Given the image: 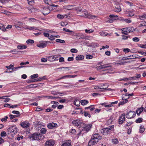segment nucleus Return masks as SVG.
I'll return each instance as SVG.
<instances>
[{
  "label": "nucleus",
  "mask_w": 146,
  "mask_h": 146,
  "mask_svg": "<svg viewBox=\"0 0 146 146\" xmlns=\"http://www.w3.org/2000/svg\"><path fill=\"white\" fill-rule=\"evenodd\" d=\"M114 125H112L101 129L100 132L103 135H106L111 134L114 131Z\"/></svg>",
  "instance_id": "nucleus-1"
},
{
  "label": "nucleus",
  "mask_w": 146,
  "mask_h": 146,
  "mask_svg": "<svg viewBox=\"0 0 146 146\" xmlns=\"http://www.w3.org/2000/svg\"><path fill=\"white\" fill-rule=\"evenodd\" d=\"M44 137L43 135L40 134L34 133L30 137L31 139L34 140H38L42 139Z\"/></svg>",
  "instance_id": "nucleus-2"
},
{
  "label": "nucleus",
  "mask_w": 146,
  "mask_h": 146,
  "mask_svg": "<svg viewBox=\"0 0 146 146\" xmlns=\"http://www.w3.org/2000/svg\"><path fill=\"white\" fill-rule=\"evenodd\" d=\"M84 14L82 15H81V16L90 19H94L97 17L95 15H92L89 13L87 11H86V10H84Z\"/></svg>",
  "instance_id": "nucleus-3"
},
{
  "label": "nucleus",
  "mask_w": 146,
  "mask_h": 146,
  "mask_svg": "<svg viewBox=\"0 0 146 146\" xmlns=\"http://www.w3.org/2000/svg\"><path fill=\"white\" fill-rule=\"evenodd\" d=\"M72 123L74 125L80 128L84 125L82 121L79 119H76L73 121Z\"/></svg>",
  "instance_id": "nucleus-4"
},
{
  "label": "nucleus",
  "mask_w": 146,
  "mask_h": 146,
  "mask_svg": "<svg viewBox=\"0 0 146 146\" xmlns=\"http://www.w3.org/2000/svg\"><path fill=\"white\" fill-rule=\"evenodd\" d=\"M52 42L48 41H40L39 43L36 45V46L39 48H44L46 46L47 43H51Z\"/></svg>",
  "instance_id": "nucleus-5"
},
{
  "label": "nucleus",
  "mask_w": 146,
  "mask_h": 146,
  "mask_svg": "<svg viewBox=\"0 0 146 146\" xmlns=\"http://www.w3.org/2000/svg\"><path fill=\"white\" fill-rule=\"evenodd\" d=\"M126 118L128 119L133 118L135 117L136 115V113L132 111H130L126 114Z\"/></svg>",
  "instance_id": "nucleus-6"
},
{
  "label": "nucleus",
  "mask_w": 146,
  "mask_h": 146,
  "mask_svg": "<svg viewBox=\"0 0 146 146\" xmlns=\"http://www.w3.org/2000/svg\"><path fill=\"white\" fill-rule=\"evenodd\" d=\"M113 4L114 5L115 9L113 10L115 12H119L121 11V9L120 5L117 2L114 1Z\"/></svg>",
  "instance_id": "nucleus-7"
},
{
  "label": "nucleus",
  "mask_w": 146,
  "mask_h": 146,
  "mask_svg": "<svg viewBox=\"0 0 146 146\" xmlns=\"http://www.w3.org/2000/svg\"><path fill=\"white\" fill-rule=\"evenodd\" d=\"M9 131L13 135L17 133V128L16 126H13L9 129Z\"/></svg>",
  "instance_id": "nucleus-8"
},
{
  "label": "nucleus",
  "mask_w": 146,
  "mask_h": 146,
  "mask_svg": "<svg viewBox=\"0 0 146 146\" xmlns=\"http://www.w3.org/2000/svg\"><path fill=\"white\" fill-rule=\"evenodd\" d=\"M83 125V127L81 130L82 131H85L87 132L89 131L92 126L91 124L84 125Z\"/></svg>",
  "instance_id": "nucleus-9"
},
{
  "label": "nucleus",
  "mask_w": 146,
  "mask_h": 146,
  "mask_svg": "<svg viewBox=\"0 0 146 146\" xmlns=\"http://www.w3.org/2000/svg\"><path fill=\"white\" fill-rule=\"evenodd\" d=\"M129 98V97H128L127 98H125V97H124V96L122 97V100L123 101L119 102L118 105V106H120V105H123L127 103L128 102L127 99Z\"/></svg>",
  "instance_id": "nucleus-10"
},
{
  "label": "nucleus",
  "mask_w": 146,
  "mask_h": 146,
  "mask_svg": "<svg viewBox=\"0 0 146 146\" xmlns=\"http://www.w3.org/2000/svg\"><path fill=\"white\" fill-rule=\"evenodd\" d=\"M42 13L44 16H46L50 12V10L48 7H44L42 10Z\"/></svg>",
  "instance_id": "nucleus-11"
},
{
  "label": "nucleus",
  "mask_w": 146,
  "mask_h": 146,
  "mask_svg": "<svg viewBox=\"0 0 146 146\" xmlns=\"http://www.w3.org/2000/svg\"><path fill=\"white\" fill-rule=\"evenodd\" d=\"M125 113L121 114L119 117V119L118 120L119 122V124H122L123 122L125 120Z\"/></svg>",
  "instance_id": "nucleus-12"
},
{
  "label": "nucleus",
  "mask_w": 146,
  "mask_h": 146,
  "mask_svg": "<svg viewBox=\"0 0 146 146\" xmlns=\"http://www.w3.org/2000/svg\"><path fill=\"white\" fill-rule=\"evenodd\" d=\"M54 144V141L53 140L51 139L46 141L45 146H53Z\"/></svg>",
  "instance_id": "nucleus-13"
},
{
  "label": "nucleus",
  "mask_w": 146,
  "mask_h": 146,
  "mask_svg": "<svg viewBox=\"0 0 146 146\" xmlns=\"http://www.w3.org/2000/svg\"><path fill=\"white\" fill-rule=\"evenodd\" d=\"M58 125L56 123H49L47 125L48 127L50 129L56 128L57 127Z\"/></svg>",
  "instance_id": "nucleus-14"
},
{
  "label": "nucleus",
  "mask_w": 146,
  "mask_h": 146,
  "mask_svg": "<svg viewBox=\"0 0 146 146\" xmlns=\"http://www.w3.org/2000/svg\"><path fill=\"white\" fill-rule=\"evenodd\" d=\"M92 137L94 139L96 140L98 142L102 138V137L100 136L99 134L96 133L94 134Z\"/></svg>",
  "instance_id": "nucleus-15"
},
{
  "label": "nucleus",
  "mask_w": 146,
  "mask_h": 146,
  "mask_svg": "<svg viewBox=\"0 0 146 146\" xmlns=\"http://www.w3.org/2000/svg\"><path fill=\"white\" fill-rule=\"evenodd\" d=\"M21 126L23 128H27L29 127L30 124L27 122L24 121L21 123Z\"/></svg>",
  "instance_id": "nucleus-16"
},
{
  "label": "nucleus",
  "mask_w": 146,
  "mask_h": 146,
  "mask_svg": "<svg viewBox=\"0 0 146 146\" xmlns=\"http://www.w3.org/2000/svg\"><path fill=\"white\" fill-rule=\"evenodd\" d=\"M111 67V66H108L107 65H102L96 67L97 70H100L103 69V68H108Z\"/></svg>",
  "instance_id": "nucleus-17"
},
{
  "label": "nucleus",
  "mask_w": 146,
  "mask_h": 146,
  "mask_svg": "<svg viewBox=\"0 0 146 146\" xmlns=\"http://www.w3.org/2000/svg\"><path fill=\"white\" fill-rule=\"evenodd\" d=\"M98 142V141H96L94 139L91 137V139L89 141V142L88 144L89 145L91 146L92 145H93L96 144Z\"/></svg>",
  "instance_id": "nucleus-18"
},
{
  "label": "nucleus",
  "mask_w": 146,
  "mask_h": 146,
  "mask_svg": "<svg viewBox=\"0 0 146 146\" xmlns=\"http://www.w3.org/2000/svg\"><path fill=\"white\" fill-rule=\"evenodd\" d=\"M57 56L56 55L51 56L48 58V60L50 62H52L53 61H56L58 60V59H56Z\"/></svg>",
  "instance_id": "nucleus-19"
},
{
  "label": "nucleus",
  "mask_w": 146,
  "mask_h": 146,
  "mask_svg": "<svg viewBox=\"0 0 146 146\" xmlns=\"http://www.w3.org/2000/svg\"><path fill=\"white\" fill-rule=\"evenodd\" d=\"M76 36L79 37L78 38V39H86V37L84 36L82 34H76Z\"/></svg>",
  "instance_id": "nucleus-20"
},
{
  "label": "nucleus",
  "mask_w": 146,
  "mask_h": 146,
  "mask_svg": "<svg viewBox=\"0 0 146 146\" xmlns=\"http://www.w3.org/2000/svg\"><path fill=\"white\" fill-rule=\"evenodd\" d=\"M139 19L141 20H144L145 19H146V13H144L142 14L141 15L138 16Z\"/></svg>",
  "instance_id": "nucleus-21"
},
{
  "label": "nucleus",
  "mask_w": 146,
  "mask_h": 146,
  "mask_svg": "<svg viewBox=\"0 0 146 146\" xmlns=\"http://www.w3.org/2000/svg\"><path fill=\"white\" fill-rule=\"evenodd\" d=\"M136 28L134 29V28L131 27H127V29L128 33L133 32L135 30Z\"/></svg>",
  "instance_id": "nucleus-22"
},
{
  "label": "nucleus",
  "mask_w": 146,
  "mask_h": 146,
  "mask_svg": "<svg viewBox=\"0 0 146 146\" xmlns=\"http://www.w3.org/2000/svg\"><path fill=\"white\" fill-rule=\"evenodd\" d=\"M84 58V56L83 55H79L77 56L76 58V60H83Z\"/></svg>",
  "instance_id": "nucleus-23"
},
{
  "label": "nucleus",
  "mask_w": 146,
  "mask_h": 146,
  "mask_svg": "<svg viewBox=\"0 0 146 146\" xmlns=\"http://www.w3.org/2000/svg\"><path fill=\"white\" fill-rule=\"evenodd\" d=\"M144 108L143 107L139 108L136 111L137 115L138 116L139 115L140 113L143 110Z\"/></svg>",
  "instance_id": "nucleus-24"
},
{
  "label": "nucleus",
  "mask_w": 146,
  "mask_h": 146,
  "mask_svg": "<svg viewBox=\"0 0 146 146\" xmlns=\"http://www.w3.org/2000/svg\"><path fill=\"white\" fill-rule=\"evenodd\" d=\"M109 17L111 20H116L118 19V16L117 15H109Z\"/></svg>",
  "instance_id": "nucleus-25"
},
{
  "label": "nucleus",
  "mask_w": 146,
  "mask_h": 146,
  "mask_svg": "<svg viewBox=\"0 0 146 146\" xmlns=\"http://www.w3.org/2000/svg\"><path fill=\"white\" fill-rule=\"evenodd\" d=\"M70 142L68 141H66L62 145V146H70L71 142L70 141H69Z\"/></svg>",
  "instance_id": "nucleus-26"
},
{
  "label": "nucleus",
  "mask_w": 146,
  "mask_h": 146,
  "mask_svg": "<svg viewBox=\"0 0 146 146\" xmlns=\"http://www.w3.org/2000/svg\"><path fill=\"white\" fill-rule=\"evenodd\" d=\"M17 48L19 49H26L27 48V46L25 45H18L17 46Z\"/></svg>",
  "instance_id": "nucleus-27"
},
{
  "label": "nucleus",
  "mask_w": 146,
  "mask_h": 146,
  "mask_svg": "<svg viewBox=\"0 0 146 146\" xmlns=\"http://www.w3.org/2000/svg\"><path fill=\"white\" fill-rule=\"evenodd\" d=\"M94 89L95 90H98V92H103V90H101L102 89H103V88H100L98 86H95L94 88Z\"/></svg>",
  "instance_id": "nucleus-28"
},
{
  "label": "nucleus",
  "mask_w": 146,
  "mask_h": 146,
  "mask_svg": "<svg viewBox=\"0 0 146 146\" xmlns=\"http://www.w3.org/2000/svg\"><path fill=\"white\" fill-rule=\"evenodd\" d=\"M80 103L82 105L84 106L87 104L88 103V101L85 100H82L81 101Z\"/></svg>",
  "instance_id": "nucleus-29"
},
{
  "label": "nucleus",
  "mask_w": 146,
  "mask_h": 146,
  "mask_svg": "<svg viewBox=\"0 0 146 146\" xmlns=\"http://www.w3.org/2000/svg\"><path fill=\"white\" fill-rule=\"evenodd\" d=\"M72 5H69L67 6H64V8L65 9L70 10L72 9Z\"/></svg>",
  "instance_id": "nucleus-30"
},
{
  "label": "nucleus",
  "mask_w": 146,
  "mask_h": 146,
  "mask_svg": "<svg viewBox=\"0 0 146 146\" xmlns=\"http://www.w3.org/2000/svg\"><path fill=\"white\" fill-rule=\"evenodd\" d=\"M80 103L79 101H78V100H75L74 101V104L77 107H79L80 106L79 104Z\"/></svg>",
  "instance_id": "nucleus-31"
},
{
  "label": "nucleus",
  "mask_w": 146,
  "mask_h": 146,
  "mask_svg": "<svg viewBox=\"0 0 146 146\" xmlns=\"http://www.w3.org/2000/svg\"><path fill=\"white\" fill-rule=\"evenodd\" d=\"M127 62H120L116 63L115 64L117 65H123L125 63H127Z\"/></svg>",
  "instance_id": "nucleus-32"
},
{
  "label": "nucleus",
  "mask_w": 146,
  "mask_h": 146,
  "mask_svg": "<svg viewBox=\"0 0 146 146\" xmlns=\"http://www.w3.org/2000/svg\"><path fill=\"white\" fill-rule=\"evenodd\" d=\"M36 87V85L35 84H30L27 86V88H34Z\"/></svg>",
  "instance_id": "nucleus-33"
},
{
  "label": "nucleus",
  "mask_w": 146,
  "mask_h": 146,
  "mask_svg": "<svg viewBox=\"0 0 146 146\" xmlns=\"http://www.w3.org/2000/svg\"><path fill=\"white\" fill-rule=\"evenodd\" d=\"M29 29L30 30H33V29H36V30H38L39 31H44V29H40V30L38 29H37L36 28V27H29Z\"/></svg>",
  "instance_id": "nucleus-34"
},
{
  "label": "nucleus",
  "mask_w": 146,
  "mask_h": 146,
  "mask_svg": "<svg viewBox=\"0 0 146 146\" xmlns=\"http://www.w3.org/2000/svg\"><path fill=\"white\" fill-rule=\"evenodd\" d=\"M28 4L31 6L33 5L35 3L34 0H28Z\"/></svg>",
  "instance_id": "nucleus-35"
},
{
  "label": "nucleus",
  "mask_w": 146,
  "mask_h": 146,
  "mask_svg": "<svg viewBox=\"0 0 146 146\" xmlns=\"http://www.w3.org/2000/svg\"><path fill=\"white\" fill-rule=\"evenodd\" d=\"M129 59H132L134 58H136L137 57V56L136 55H130L128 56Z\"/></svg>",
  "instance_id": "nucleus-36"
},
{
  "label": "nucleus",
  "mask_w": 146,
  "mask_h": 146,
  "mask_svg": "<svg viewBox=\"0 0 146 146\" xmlns=\"http://www.w3.org/2000/svg\"><path fill=\"white\" fill-rule=\"evenodd\" d=\"M145 131V128L143 126H141L140 127L139 132L141 133H143Z\"/></svg>",
  "instance_id": "nucleus-37"
},
{
  "label": "nucleus",
  "mask_w": 146,
  "mask_h": 146,
  "mask_svg": "<svg viewBox=\"0 0 146 146\" xmlns=\"http://www.w3.org/2000/svg\"><path fill=\"white\" fill-rule=\"evenodd\" d=\"M112 142L114 144H117L118 143H119L118 140L117 138L113 139L112 140Z\"/></svg>",
  "instance_id": "nucleus-38"
},
{
  "label": "nucleus",
  "mask_w": 146,
  "mask_h": 146,
  "mask_svg": "<svg viewBox=\"0 0 146 146\" xmlns=\"http://www.w3.org/2000/svg\"><path fill=\"white\" fill-rule=\"evenodd\" d=\"M142 118L141 117H139L135 120V122L136 123H140L142 122Z\"/></svg>",
  "instance_id": "nucleus-39"
},
{
  "label": "nucleus",
  "mask_w": 146,
  "mask_h": 146,
  "mask_svg": "<svg viewBox=\"0 0 146 146\" xmlns=\"http://www.w3.org/2000/svg\"><path fill=\"white\" fill-rule=\"evenodd\" d=\"M89 111H88L87 112V111H84V115L85 117L88 116L89 117H90V113H89Z\"/></svg>",
  "instance_id": "nucleus-40"
},
{
  "label": "nucleus",
  "mask_w": 146,
  "mask_h": 146,
  "mask_svg": "<svg viewBox=\"0 0 146 146\" xmlns=\"http://www.w3.org/2000/svg\"><path fill=\"white\" fill-rule=\"evenodd\" d=\"M56 41L57 42H59L62 43H64L65 42V41L64 40L58 39H56Z\"/></svg>",
  "instance_id": "nucleus-41"
},
{
  "label": "nucleus",
  "mask_w": 146,
  "mask_h": 146,
  "mask_svg": "<svg viewBox=\"0 0 146 146\" xmlns=\"http://www.w3.org/2000/svg\"><path fill=\"white\" fill-rule=\"evenodd\" d=\"M86 58L87 59H92L93 58V56L90 54H88L86 56Z\"/></svg>",
  "instance_id": "nucleus-42"
},
{
  "label": "nucleus",
  "mask_w": 146,
  "mask_h": 146,
  "mask_svg": "<svg viewBox=\"0 0 146 146\" xmlns=\"http://www.w3.org/2000/svg\"><path fill=\"white\" fill-rule=\"evenodd\" d=\"M46 132V129L44 128H42L40 130V133L43 134H45Z\"/></svg>",
  "instance_id": "nucleus-43"
},
{
  "label": "nucleus",
  "mask_w": 146,
  "mask_h": 146,
  "mask_svg": "<svg viewBox=\"0 0 146 146\" xmlns=\"http://www.w3.org/2000/svg\"><path fill=\"white\" fill-rule=\"evenodd\" d=\"M26 42L27 44H33L34 43V41L33 40H31V39H29L27 40V41H26Z\"/></svg>",
  "instance_id": "nucleus-44"
},
{
  "label": "nucleus",
  "mask_w": 146,
  "mask_h": 146,
  "mask_svg": "<svg viewBox=\"0 0 146 146\" xmlns=\"http://www.w3.org/2000/svg\"><path fill=\"white\" fill-rule=\"evenodd\" d=\"M94 30H93L92 29H91L89 30L86 29L85 30V31L86 33H93L94 32Z\"/></svg>",
  "instance_id": "nucleus-45"
},
{
  "label": "nucleus",
  "mask_w": 146,
  "mask_h": 146,
  "mask_svg": "<svg viewBox=\"0 0 146 146\" xmlns=\"http://www.w3.org/2000/svg\"><path fill=\"white\" fill-rule=\"evenodd\" d=\"M19 116V115H10L9 116L11 119H13Z\"/></svg>",
  "instance_id": "nucleus-46"
},
{
  "label": "nucleus",
  "mask_w": 146,
  "mask_h": 146,
  "mask_svg": "<svg viewBox=\"0 0 146 146\" xmlns=\"http://www.w3.org/2000/svg\"><path fill=\"white\" fill-rule=\"evenodd\" d=\"M38 75L37 74H35L31 75V78L32 79H34L38 77Z\"/></svg>",
  "instance_id": "nucleus-47"
},
{
  "label": "nucleus",
  "mask_w": 146,
  "mask_h": 146,
  "mask_svg": "<svg viewBox=\"0 0 146 146\" xmlns=\"http://www.w3.org/2000/svg\"><path fill=\"white\" fill-rule=\"evenodd\" d=\"M133 41L137 42L139 41V39L137 37L133 38L132 39Z\"/></svg>",
  "instance_id": "nucleus-48"
},
{
  "label": "nucleus",
  "mask_w": 146,
  "mask_h": 146,
  "mask_svg": "<svg viewBox=\"0 0 146 146\" xmlns=\"http://www.w3.org/2000/svg\"><path fill=\"white\" fill-rule=\"evenodd\" d=\"M70 51L71 52L76 53L78 52V50L74 48H72L70 50Z\"/></svg>",
  "instance_id": "nucleus-49"
},
{
  "label": "nucleus",
  "mask_w": 146,
  "mask_h": 146,
  "mask_svg": "<svg viewBox=\"0 0 146 146\" xmlns=\"http://www.w3.org/2000/svg\"><path fill=\"white\" fill-rule=\"evenodd\" d=\"M57 17L59 19H62L64 18V16L58 14V15Z\"/></svg>",
  "instance_id": "nucleus-50"
},
{
  "label": "nucleus",
  "mask_w": 146,
  "mask_h": 146,
  "mask_svg": "<svg viewBox=\"0 0 146 146\" xmlns=\"http://www.w3.org/2000/svg\"><path fill=\"white\" fill-rule=\"evenodd\" d=\"M1 137H5L6 136V133L5 131H3L1 132L0 134Z\"/></svg>",
  "instance_id": "nucleus-51"
},
{
  "label": "nucleus",
  "mask_w": 146,
  "mask_h": 146,
  "mask_svg": "<svg viewBox=\"0 0 146 146\" xmlns=\"http://www.w3.org/2000/svg\"><path fill=\"white\" fill-rule=\"evenodd\" d=\"M146 25V22L144 21L142 22V23L140 24L139 25V27H141L142 26H145Z\"/></svg>",
  "instance_id": "nucleus-52"
},
{
  "label": "nucleus",
  "mask_w": 146,
  "mask_h": 146,
  "mask_svg": "<svg viewBox=\"0 0 146 146\" xmlns=\"http://www.w3.org/2000/svg\"><path fill=\"white\" fill-rule=\"evenodd\" d=\"M138 46L139 47L144 48L146 49V44H139L138 45Z\"/></svg>",
  "instance_id": "nucleus-53"
},
{
  "label": "nucleus",
  "mask_w": 146,
  "mask_h": 146,
  "mask_svg": "<svg viewBox=\"0 0 146 146\" xmlns=\"http://www.w3.org/2000/svg\"><path fill=\"white\" fill-rule=\"evenodd\" d=\"M12 113L14 114H15L17 115H19L20 116V112L19 111H12Z\"/></svg>",
  "instance_id": "nucleus-54"
},
{
  "label": "nucleus",
  "mask_w": 146,
  "mask_h": 146,
  "mask_svg": "<svg viewBox=\"0 0 146 146\" xmlns=\"http://www.w3.org/2000/svg\"><path fill=\"white\" fill-rule=\"evenodd\" d=\"M124 21L126 23H130L131 22V21L130 19H124Z\"/></svg>",
  "instance_id": "nucleus-55"
},
{
  "label": "nucleus",
  "mask_w": 146,
  "mask_h": 146,
  "mask_svg": "<svg viewBox=\"0 0 146 146\" xmlns=\"http://www.w3.org/2000/svg\"><path fill=\"white\" fill-rule=\"evenodd\" d=\"M0 1L3 4H4L8 2V0H0Z\"/></svg>",
  "instance_id": "nucleus-56"
},
{
  "label": "nucleus",
  "mask_w": 146,
  "mask_h": 146,
  "mask_svg": "<svg viewBox=\"0 0 146 146\" xmlns=\"http://www.w3.org/2000/svg\"><path fill=\"white\" fill-rule=\"evenodd\" d=\"M63 31L68 32L72 33V31H70V30L66 28H64L63 29Z\"/></svg>",
  "instance_id": "nucleus-57"
},
{
  "label": "nucleus",
  "mask_w": 146,
  "mask_h": 146,
  "mask_svg": "<svg viewBox=\"0 0 146 146\" xmlns=\"http://www.w3.org/2000/svg\"><path fill=\"white\" fill-rule=\"evenodd\" d=\"M100 35L103 36H106V34L103 31L101 32L100 33Z\"/></svg>",
  "instance_id": "nucleus-58"
},
{
  "label": "nucleus",
  "mask_w": 146,
  "mask_h": 146,
  "mask_svg": "<svg viewBox=\"0 0 146 146\" xmlns=\"http://www.w3.org/2000/svg\"><path fill=\"white\" fill-rule=\"evenodd\" d=\"M123 51L125 52H128L130 51V49L128 48H124Z\"/></svg>",
  "instance_id": "nucleus-59"
},
{
  "label": "nucleus",
  "mask_w": 146,
  "mask_h": 146,
  "mask_svg": "<svg viewBox=\"0 0 146 146\" xmlns=\"http://www.w3.org/2000/svg\"><path fill=\"white\" fill-rule=\"evenodd\" d=\"M51 40H53L55 39L54 36L51 35L48 38Z\"/></svg>",
  "instance_id": "nucleus-60"
},
{
  "label": "nucleus",
  "mask_w": 146,
  "mask_h": 146,
  "mask_svg": "<svg viewBox=\"0 0 146 146\" xmlns=\"http://www.w3.org/2000/svg\"><path fill=\"white\" fill-rule=\"evenodd\" d=\"M36 20L34 18L29 19V21L30 22L35 21Z\"/></svg>",
  "instance_id": "nucleus-61"
},
{
  "label": "nucleus",
  "mask_w": 146,
  "mask_h": 146,
  "mask_svg": "<svg viewBox=\"0 0 146 146\" xmlns=\"http://www.w3.org/2000/svg\"><path fill=\"white\" fill-rule=\"evenodd\" d=\"M8 117L7 116H6L4 118H3L1 119V121H7V120L8 119Z\"/></svg>",
  "instance_id": "nucleus-62"
},
{
  "label": "nucleus",
  "mask_w": 146,
  "mask_h": 146,
  "mask_svg": "<svg viewBox=\"0 0 146 146\" xmlns=\"http://www.w3.org/2000/svg\"><path fill=\"white\" fill-rule=\"evenodd\" d=\"M36 126H37V125H39L40 126H41L42 125L41 124V122L39 121H37L36 122Z\"/></svg>",
  "instance_id": "nucleus-63"
},
{
  "label": "nucleus",
  "mask_w": 146,
  "mask_h": 146,
  "mask_svg": "<svg viewBox=\"0 0 146 146\" xmlns=\"http://www.w3.org/2000/svg\"><path fill=\"white\" fill-rule=\"evenodd\" d=\"M64 61V58L63 57H61L59 59V62H62Z\"/></svg>",
  "instance_id": "nucleus-64"
}]
</instances>
